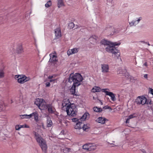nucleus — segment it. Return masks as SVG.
<instances>
[{"mask_svg":"<svg viewBox=\"0 0 153 153\" xmlns=\"http://www.w3.org/2000/svg\"><path fill=\"white\" fill-rule=\"evenodd\" d=\"M101 43L102 45H104L105 47L106 46L105 48V49L107 52L112 53L116 56L117 59L119 58L120 56V53L119 51L117 49L115 46L120 45V42L112 43L109 41L103 39L101 41Z\"/></svg>","mask_w":153,"mask_h":153,"instance_id":"nucleus-1","label":"nucleus"},{"mask_svg":"<svg viewBox=\"0 0 153 153\" xmlns=\"http://www.w3.org/2000/svg\"><path fill=\"white\" fill-rule=\"evenodd\" d=\"M35 137L42 151L45 153H47L48 146L45 140L38 133L35 132Z\"/></svg>","mask_w":153,"mask_h":153,"instance_id":"nucleus-2","label":"nucleus"},{"mask_svg":"<svg viewBox=\"0 0 153 153\" xmlns=\"http://www.w3.org/2000/svg\"><path fill=\"white\" fill-rule=\"evenodd\" d=\"M83 80V77L79 73L75 74L74 75L71 74L68 79V82H74V85L75 86H78L80 85V82Z\"/></svg>","mask_w":153,"mask_h":153,"instance_id":"nucleus-3","label":"nucleus"},{"mask_svg":"<svg viewBox=\"0 0 153 153\" xmlns=\"http://www.w3.org/2000/svg\"><path fill=\"white\" fill-rule=\"evenodd\" d=\"M65 111L68 115L72 116H75L77 113L76 108L75 104L73 103L70 104L65 108Z\"/></svg>","mask_w":153,"mask_h":153,"instance_id":"nucleus-4","label":"nucleus"},{"mask_svg":"<svg viewBox=\"0 0 153 153\" xmlns=\"http://www.w3.org/2000/svg\"><path fill=\"white\" fill-rule=\"evenodd\" d=\"M15 78L17 80L18 83L23 84L30 80V78L27 77L24 75H16Z\"/></svg>","mask_w":153,"mask_h":153,"instance_id":"nucleus-5","label":"nucleus"},{"mask_svg":"<svg viewBox=\"0 0 153 153\" xmlns=\"http://www.w3.org/2000/svg\"><path fill=\"white\" fill-rule=\"evenodd\" d=\"M22 118H30L32 116H34L35 120L36 122H38L39 120L38 119V112L36 111L34 112H33L29 115H27V114H24L23 115L20 116Z\"/></svg>","mask_w":153,"mask_h":153,"instance_id":"nucleus-6","label":"nucleus"},{"mask_svg":"<svg viewBox=\"0 0 153 153\" xmlns=\"http://www.w3.org/2000/svg\"><path fill=\"white\" fill-rule=\"evenodd\" d=\"M135 102L137 104H141L142 105L148 103L147 98L143 96L138 97L135 100Z\"/></svg>","mask_w":153,"mask_h":153,"instance_id":"nucleus-7","label":"nucleus"},{"mask_svg":"<svg viewBox=\"0 0 153 153\" xmlns=\"http://www.w3.org/2000/svg\"><path fill=\"white\" fill-rule=\"evenodd\" d=\"M109 90V89L108 88H104L102 89V91L105 93L106 95L109 96L112 101H115L116 100V98L115 94L111 92H109L108 91Z\"/></svg>","mask_w":153,"mask_h":153,"instance_id":"nucleus-8","label":"nucleus"},{"mask_svg":"<svg viewBox=\"0 0 153 153\" xmlns=\"http://www.w3.org/2000/svg\"><path fill=\"white\" fill-rule=\"evenodd\" d=\"M47 109L49 114H54L56 115L57 112L55 107L51 104H48Z\"/></svg>","mask_w":153,"mask_h":153,"instance_id":"nucleus-9","label":"nucleus"},{"mask_svg":"<svg viewBox=\"0 0 153 153\" xmlns=\"http://www.w3.org/2000/svg\"><path fill=\"white\" fill-rule=\"evenodd\" d=\"M102 72L104 73H107L109 71V65L107 64H102L101 65Z\"/></svg>","mask_w":153,"mask_h":153,"instance_id":"nucleus-10","label":"nucleus"},{"mask_svg":"<svg viewBox=\"0 0 153 153\" xmlns=\"http://www.w3.org/2000/svg\"><path fill=\"white\" fill-rule=\"evenodd\" d=\"M50 58L49 59V62L54 64H55L57 61V59H56L57 56L53 54H50Z\"/></svg>","mask_w":153,"mask_h":153,"instance_id":"nucleus-11","label":"nucleus"},{"mask_svg":"<svg viewBox=\"0 0 153 153\" xmlns=\"http://www.w3.org/2000/svg\"><path fill=\"white\" fill-rule=\"evenodd\" d=\"M79 48H74L68 50L67 51V54L68 56L72 54L76 53L79 51Z\"/></svg>","mask_w":153,"mask_h":153,"instance_id":"nucleus-12","label":"nucleus"},{"mask_svg":"<svg viewBox=\"0 0 153 153\" xmlns=\"http://www.w3.org/2000/svg\"><path fill=\"white\" fill-rule=\"evenodd\" d=\"M70 104H71L69 100L68 99H64L62 101V106L63 109L65 110V108L68 105H69Z\"/></svg>","mask_w":153,"mask_h":153,"instance_id":"nucleus-13","label":"nucleus"},{"mask_svg":"<svg viewBox=\"0 0 153 153\" xmlns=\"http://www.w3.org/2000/svg\"><path fill=\"white\" fill-rule=\"evenodd\" d=\"M108 120L105 117H98L96 120V121L97 123L101 124H104L105 123V121Z\"/></svg>","mask_w":153,"mask_h":153,"instance_id":"nucleus-14","label":"nucleus"},{"mask_svg":"<svg viewBox=\"0 0 153 153\" xmlns=\"http://www.w3.org/2000/svg\"><path fill=\"white\" fill-rule=\"evenodd\" d=\"M38 107L41 110H46L47 108V104H46V103L44 100L43 101H41V102L39 105Z\"/></svg>","mask_w":153,"mask_h":153,"instance_id":"nucleus-15","label":"nucleus"},{"mask_svg":"<svg viewBox=\"0 0 153 153\" xmlns=\"http://www.w3.org/2000/svg\"><path fill=\"white\" fill-rule=\"evenodd\" d=\"M55 35L57 38H59L61 36V29L58 27L54 30Z\"/></svg>","mask_w":153,"mask_h":153,"instance_id":"nucleus-16","label":"nucleus"},{"mask_svg":"<svg viewBox=\"0 0 153 153\" xmlns=\"http://www.w3.org/2000/svg\"><path fill=\"white\" fill-rule=\"evenodd\" d=\"M83 123L80 122H78L74 126V128L76 129H80L82 128V127Z\"/></svg>","mask_w":153,"mask_h":153,"instance_id":"nucleus-17","label":"nucleus"},{"mask_svg":"<svg viewBox=\"0 0 153 153\" xmlns=\"http://www.w3.org/2000/svg\"><path fill=\"white\" fill-rule=\"evenodd\" d=\"M76 86H75L74 87V85L70 89V92L71 94H73L74 95L77 96L78 95L76 93Z\"/></svg>","mask_w":153,"mask_h":153,"instance_id":"nucleus-18","label":"nucleus"},{"mask_svg":"<svg viewBox=\"0 0 153 153\" xmlns=\"http://www.w3.org/2000/svg\"><path fill=\"white\" fill-rule=\"evenodd\" d=\"M142 19L141 17L139 18L137 20H133L130 23V25L131 26L135 25L139 23V22Z\"/></svg>","mask_w":153,"mask_h":153,"instance_id":"nucleus-19","label":"nucleus"},{"mask_svg":"<svg viewBox=\"0 0 153 153\" xmlns=\"http://www.w3.org/2000/svg\"><path fill=\"white\" fill-rule=\"evenodd\" d=\"M102 89L99 87L98 86H94L91 89V91L95 93L96 92H99L101 91H102Z\"/></svg>","mask_w":153,"mask_h":153,"instance_id":"nucleus-20","label":"nucleus"},{"mask_svg":"<svg viewBox=\"0 0 153 153\" xmlns=\"http://www.w3.org/2000/svg\"><path fill=\"white\" fill-rule=\"evenodd\" d=\"M47 126L48 127H51L53 125V123L50 117H48L47 121Z\"/></svg>","mask_w":153,"mask_h":153,"instance_id":"nucleus-21","label":"nucleus"},{"mask_svg":"<svg viewBox=\"0 0 153 153\" xmlns=\"http://www.w3.org/2000/svg\"><path fill=\"white\" fill-rule=\"evenodd\" d=\"M89 114L88 113H85L80 118L81 120H85L89 116Z\"/></svg>","mask_w":153,"mask_h":153,"instance_id":"nucleus-22","label":"nucleus"},{"mask_svg":"<svg viewBox=\"0 0 153 153\" xmlns=\"http://www.w3.org/2000/svg\"><path fill=\"white\" fill-rule=\"evenodd\" d=\"M89 151H93L96 149V147L92 144H89Z\"/></svg>","mask_w":153,"mask_h":153,"instance_id":"nucleus-23","label":"nucleus"},{"mask_svg":"<svg viewBox=\"0 0 153 153\" xmlns=\"http://www.w3.org/2000/svg\"><path fill=\"white\" fill-rule=\"evenodd\" d=\"M44 100L42 99H36V100L35 102V104L37 105V106L38 107L39 106V105L40 104V103L41 102V101H43Z\"/></svg>","mask_w":153,"mask_h":153,"instance_id":"nucleus-24","label":"nucleus"},{"mask_svg":"<svg viewBox=\"0 0 153 153\" xmlns=\"http://www.w3.org/2000/svg\"><path fill=\"white\" fill-rule=\"evenodd\" d=\"M4 68H0V78L4 76Z\"/></svg>","mask_w":153,"mask_h":153,"instance_id":"nucleus-25","label":"nucleus"},{"mask_svg":"<svg viewBox=\"0 0 153 153\" xmlns=\"http://www.w3.org/2000/svg\"><path fill=\"white\" fill-rule=\"evenodd\" d=\"M63 3L62 0H58V7L59 8H60L63 5Z\"/></svg>","mask_w":153,"mask_h":153,"instance_id":"nucleus-26","label":"nucleus"},{"mask_svg":"<svg viewBox=\"0 0 153 153\" xmlns=\"http://www.w3.org/2000/svg\"><path fill=\"white\" fill-rule=\"evenodd\" d=\"M89 144H86L83 146V149L89 151Z\"/></svg>","mask_w":153,"mask_h":153,"instance_id":"nucleus-27","label":"nucleus"},{"mask_svg":"<svg viewBox=\"0 0 153 153\" xmlns=\"http://www.w3.org/2000/svg\"><path fill=\"white\" fill-rule=\"evenodd\" d=\"M94 111L96 112H100L102 111V109L101 108H99L97 107H94L93 108Z\"/></svg>","mask_w":153,"mask_h":153,"instance_id":"nucleus-28","label":"nucleus"},{"mask_svg":"<svg viewBox=\"0 0 153 153\" xmlns=\"http://www.w3.org/2000/svg\"><path fill=\"white\" fill-rule=\"evenodd\" d=\"M51 5V0H49L45 4V6L46 7L48 8L50 7Z\"/></svg>","mask_w":153,"mask_h":153,"instance_id":"nucleus-29","label":"nucleus"},{"mask_svg":"<svg viewBox=\"0 0 153 153\" xmlns=\"http://www.w3.org/2000/svg\"><path fill=\"white\" fill-rule=\"evenodd\" d=\"M71 150V149L65 147L63 149V152L64 153H67L70 151Z\"/></svg>","mask_w":153,"mask_h":153,"instance_id":"nucleus-30","label":"nucleus"},{"mask_svg":"<svg viewBox=\"0 0 153 153\" xmlns=\"http://www.w3.org/2000/svg\"><path fill=\"white\" fill-rule=\"evenodd\" d=\"M137 117V114L135 113L133 114H131L128 117L130 119L133 118L134 117Z\"/></svg>","mask_w":153,"mask_h":153,"instance_id":"nucleus-31","label":"nucleus"},{"mask_svg":"<svg viewBox=\"0 0 153 153\" xmlns=\"http://www.w3.org/2000/svg\"><path fill=\"white\" fill-rule=\"evenodd\" d=\"M89 127L87 126V125L83 124L82 128L83 129V130L84 131H87V130L88 129Z\"/></svg>","mask_w":153,"mask_h":153,"instance_id":"nucleus-32","label":"nucleus"},{"mask_svg":"<svg viewBox=\"0 0 153 153\" xmlns=\"http://www.w3.org/2000/svg\"><path fill=\"white\" fill-rule=\"evenodd\" d=\"M74 25L73 22H71L68 24V26L70 29L73 28L74 27Z\"/></svg>","mask_w":153,"mask_h":153,"instance_id":"nucleus-33","label":"nucleus"},{"mask_svg":"<svg viewBox=\"0 0 153 153\" xmlns=\"http://www.w3.org/2000/svg\"><path fill=\"white\" fill-rule=\"evenodd\" d=\"M5 105L4 104L0 105V112L5 109Z\"/></svg>","mask_w":153,"mask_h":153,"instance_id":"nucleus-34","label":"nucleus"},{"mask_svg":"<svg viewBox=\"0 0 153 153\" xmlns=\"http://www.w3.org/2000/svg\"><path fill=\"white\" fill-rule=\"evenodd\" d=\"M97 38H98V37L97 36H96L95 35H94V36H92V37H91L90 38V39H94V41H95L97 39Z\"/></svg>","mask_w":153,"mask_h":153,"instance_id":"nucleus-35","label":"nucleus"},{"mask_svg":"<svg viewBox=\"0 0 153 153\" xmlns=\"http://www.w3.org/2000/svg\"><path fill=\"white\" fill-rule=\"evenodd\" d=\"M20 128H29V126L28 125H27L26 124L23 125H20Z\"/></svg>","mask_w":153,"mask_h":153,"instance_id":"nucleus-36","label":"nucleus"},{"mask_svg":"<svg viewBox=\"0 0 153 153\" xmlns=\"http://www.w3.org/2000/svg\"><path fill=\"white\" fill-rule=\"evenodd\" d=\"M18 52L19 53H21L22 52L23 49L21 47H19V51H18V49H17Z\"/></svg>","mask_w":153,"mask_h":153,"instance_id":"nucleus-37","label":"nucleus"},{"mask_svg":"<svg viewBox=\"0 0 153 153\" xmlns=\"http://www.w3.org/2000/svg\"><path fill=\"white\" fill-rule=\"evenodd\" d=\"M123 71H122V70L121 69H120L119 70L117 71V73L118 74H123L124 73H123Z\"/></svg>","mask_w":153,"mask_h":153,"instance_id":"nucleus-38","label":"nucleus"},{"mask_svg":"<svg viewBox=\"0 0 153 153\" xmlns=\"http://www.w3.org/2000/svg\"><path fill=\"white\" fill-rule=\"evenodd\" d=\"M57 80V79H50V80L49 81L50 82H55Z\"/></svg>","mask_w":153,"mask_h":153,"instance_id":"nucleus-39","label":"nucleus"},{"mask_svg":"<svg viewBox=\"0 0 153 153\" xmlns=\"http://www.w3.org/2000/svg\"><path fill=\"white\" fill-rule=\"evenodd\" d=\"M16 130H19L20 129V125H17L16 126Z\"/></svg>","mask_w":153,"mask_h":153,"instance_id":"nucleus-40","label":"nucleus"},{"mask_svg":"<svg viewBox=\"0 0 153 153\" xmlns=\"http://www.w3.org/2000/svg\"><path fill=\"white\" fill-rule=\"evenodd\" d=\"M73 122H76L78 121V119L76 118H74L72 119Z\"/></svg>","mask_w":153,"mask_h":153,"instance_id":"nucleus-41","label":"nucleus"},{"mask_svg":"<svg viewBox=\"0 0 153 153\" xmlns=\"http://www.w3.org/2000/svg\"><path fill=\"white\" fill-rule=\"evenodd\" d=\"M45 85L46 87H48L50 85V82H46L45 83Z\"/></svg>","mask_w":153,"mask_h":153,"instance_id":"nucleus-42","label":"nucleus"},{"mask_svg":"<svg viewBox=\"0 0 153 153\" xmlns=\"http://www.w3.org/2000/svg\"><path fill=\"white\" fill-rule=\"evenodd\" d=\"M55 77V76L54 75L51 76H49L48 77V78L49 79H52V78H53V77Z\"/></svg>","mask_w":153,"mask_h":153,"instance_id":"nucleus-43","label":"nucleus"},{"mask_svg":"<svg viewBox=\"0 0 153 153\" xmlns=\"http://www.w3.org/2000/svg\"><path fill=\"white\" fill-rule=\"evenodd\" d=\"M150 92L153 95V89L152 88H150V90H149Z\"/></svg>","mask_w":153,"mask_h":153,"instance_id":"nucleus-44","label":"nucleus"},{"mask_svg":"<svg viewBox=\"0 0 153 153\" xmlns=\"http://www.w3.org/2000/svg\"><path fill=\"white\" fill-rule=\"evenodd\" d=\"M129 120H130V119L128 117V118L126 120V123H129Z\"/></svg>","mask_w":153,"mask_h":153,"instance_id":"nucleus-45","label":"nucleus"},{"mask_svg":"<svg viewBox=\"0 0 153 153\" xmlns=\"http://www.w3.org/2000/svg\"><path fill=\"white\" fill-rule=\"evenodd\" d=\"M80 129H78V130L77 131V134L78 135H80L82 134L80 131H79V130Z\"/></svg>","mask_w":153,"mask_h":153,"instance_id":"nucleus-46","label":"nucleus"},{"mask_svg":"<svg viewBox=\"0 0 153 153\" xmlns=\"http://www.w3.org/2000/svg\"><path fill=\"white\" fill-rule=\"evenodd\" d=\"M144 77L146 79H147L148 77V75L147 74H145L144 75Z\"/></svg>","mask_w":153,"mask_h":153,"instance_id":"nucleus-47","label":"nucleus"},{"mask_svg":"<svg viewBox=\"0 0 153 153\" xmlns=\"http://www.w3.org/2000/svg\"><path fill=\"white\" fill-rule=\"evenodd\" d=\"M144 65L145 66H147V64L146 62L144 64Z\"/></svg>","mask_w":153,"mask_h":153,"instance_id":"nucleus-48","label":"nucleus"},{"mask_svg":"<svg viewBox=\"0 0 153 153\" xmlns=\"http://www.w3.org/2000/svg\"><path fill=\"white\" fill-rule=\"evenodd\" d=\"M146 44H147L148 45L150 46V45L149 43L148 42H146Z\"/></svg>","mask_w":153,"mask_h":153,"instance_id":"nucleus-49","label":"nucleus"},{"mask_svg":"<svg viewBox=\"0 0 153 153\" xmlns=\"http://www.w3.org/2000/svg\"><path fill=\"white\" fill-rule=\"evenodd\" d=\"M143 153H146V151L145 150H143Z\"/></svg>","mask_w":153,"mask_h":153,"instance_id":"nucleus-50","label":"nucleus"},{"mask_svg":"<svg viewBox=\"0 0 153 153\" xmlns=\"http://www.w3.org/2000/svg\"><path fill=\"white\" fill-rule=\"evenodd\" d=\"M143 42V43H146V42H144V41H142V42Z\"/></svg>","mask_w":153,"mask_h":153,"instance_id":"nucleus-51","label":"nucleus"},{"mask_svg":"<svg viewBox=\"0 0 153 153\" xmlns=\"http://www.w3.org/2000/svg\"><path fill=\"white\" fill-rule=\"evenodd\" d=\"M126 71V70H124L123 72H125Z\"/></svg>","mask_w":153,"mask_h":153,"instance_id":"nucleus-52","label":"nucleus"},{"mask_svg":"<svg viewBox=\"0 0 153 153\" xmlns=\"http://www.w3.org/2000/svg\"><path fill=\"white\" fill-rule=\"evenodd\" d=\"M109 107H108L107 108H109Z\"/></svg>","mask_w":153,"mask_h":153,"instance_id":"nucleus-53","label":"nucleus"}]
</instances>
